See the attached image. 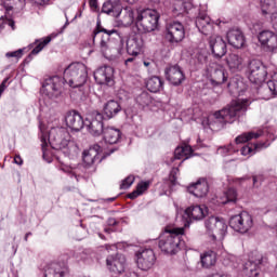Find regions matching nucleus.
Instances as JSON below:
<instances>
[{
	"label": "nucleus",
	"mask_w": 277,
	"mask_h": 277,
	"mask_svg": "<svg viewBox=\"0 0 277 277\" xmlns=\"http://www.w3.org/2000/svg\"><path fill=\"white\" fill-rule=\"evenodd\" d=\"M3 19H0V31H1V29H3Z\"/></svg>",
	"instance_id": "63"
},
{
	"label": "nucleus",
	"mask_w": 277,
	"mask_h": 277,
	"mask_svg": "<svg viewBox=\"0 0 277 277\" xmlns=\"http://www.w3.org/2000/svg\"><path fill=\"white\" fill-rule=\"evenodd\" d=\"M144 49V39L137 34L130 35L127 40V53L133 57H137Z\"/></svg>",
	"instance_id": "20"
},
{
	"label": "nucleus",
	"mask_w": 277,
	"mask_h": 277,
	"mask_svg": "<svg viewBox=\"0 0 277 277\" xmlns=\"http://www.w3.org/2000/svg\"><path fill=\"white\" fill-rule=\"evenodd\" d=\"M65 122L67 127L71 129V131H81V129H83V124H85L83 117H81L80 114L75 110L66 114Z\"/></svg>",
	"instance_id": "26"
},
{
	"label": "nucleus",
	"mask_w": 277,
	"mask_h": 277,
	"mask_svg": "<svg viewBox=\"0 0 277 277\" xmlns=\"http://www.w3.org/2000/svg\"><path fill=\"white\" fill-rule=\"evenodd\" d=\"M195 25L200 34H203V36H213L215 27H217V25L213 23V21H211V17H209V15L207 14H200L196 18Z\"/></svg>",
	"instance_id": "16"
},
{
	"label": "nucleus",
	"mask_w": 277,
	"mask_h": 277,
	"mask_svg": "<svg viewBox=\"0 0 277 277\" xmlns=\"http://www.w3.org/2000/svg\"><path fill=\"white\" fill-rule=\"evenodd\" d=\"M159 18L161 15L155 9H133L131 6L123 9V23L127 25L135 23L141 34L155 31L159 27Z\"/></svg>",
	"instance_id": "2"
},
{
	"label": "nucleus",
	"mask_w": 277,
	"mask_h": 277,
	"mask_svg": "<svg viewBox=\"0 0 277 277\" xmlns=\"http://www.w3.org/2000/svg\"><path fill=\"white\" fill-rule=\"evenodd\" d=\"M111 247H113V246H110V245H106V246H105L106 250H110Z\"/></svg>",
	"instance_id": "64"
},
{
	"label": "nucleus",
	"mask_w": 277,
	"mask_h": 277,
	"mask_svg": "<svg viewBox=\"0 0 277 277\" xmlns=\"http://www.w3.org/2000/svg\"><path fill=\"white\" fill-rule=\"evenodd\" d=\"M56 168L61 170V172H65V174H71V176H75L77 181H79V176H81L84 172L85 174H92V172L88 171L84 164H78L72 167L64 162H58V164H56Z\"/></svg>",
	"instance_id": "24"
},
{
	"label": "nucleus",
	"mask_w": 277,
	"mask_h": 277,
	"mask_svg": "<svg viewBox=\"0 0 277 277\" xmlns=\"http://www.w3.org/2000/svg\"><path fill=\"white\" fill-rule=\"evenodd\" d=\"M89 5L92 10L98 9V0H89Z\"/></svg>",
	"instance_id": "51"
},
{
	"label": "nucleus",
	"mask_w": 277,
	"mask_h": 277,
	"mask_svg": "<svg viewBox=\"0 0 277 277\" xmlns=\"http://www.w3.org/2000/svg\"><path fill=\"white\" fill-rule=\"evenodd\" d=\"M133 183H135V175H128L124 180L121 181L120 189H129Z\"/></svg>",
	"instance_id": "47"
},
{
	"label": "nucleus",
	"mask_w": 277,
	"mask_h": 277,
	"mask_svg": "<svg viewBox=\"0 0 277 277\" xmlns=\"http://www.w3.org/2000/svg\"><path fill=\"white\" fill-rule=\"evenodd\" d=\"M205 226L208 235L212 237L213 241H224V238L228 234V224L224 219H220L217 216H210L205 222Z\"/></svg>",
	"instance_id": "6"
},
{
	"label": "nucleus",
	"mask_w": 277,
	"mask_h": 277,
	"mask_svg": "<svg viewBox=\"0 0 277 277\" xmlns=\"http://www.w3.org/2000/svg\"><path fill=\"white\" fill-rule=\"evenodd\" d=\"M209 45L212 51L213 56L216 60H222L226 55L228 49L226 47V41L220 36H211L209 40Z\"/></svg>",
	"instance_id": "18"
},
{
	"label": "nucleus",
	"mask_w": 277,
	"mask_h": 277,
	"mask_svg": "<svg viewBox=\"0 0 277 277\" xmlns=\"http://www.w3.org/2000/svg\"><path fill=\"white\" fill-rule=\"evenodd\" d=\"M248 79L254 85H261L267 78V67L259 60H252L248 65Z\"/></svg>",
	"instance_id": "7"
},
{
	"label": "nucleus",
	"mask_w": 277,
	"mask_h": 277,
	"mask_svg": "<svg viewBox=\"0 0 277 277\" xmlns=\"http://www.w3.org/2000/svg\"><path fill=\"white\" fill-rule=\"evenodd\" d=\"M41 146H42L43 157H44L47 155V153L44 151V148H47V138L44 136L41 137Z\"/></svg>",
	"instance_id": "54"
},
{
	"label": "nucleus",
	"mask_w": 277,
	"mask_h": 277,
	"mask_svg": "<svg viewBox=\"0 0 277 277\" xmlns=\"http://www.w3.org/2000/svg\"><path fill=\"white\" fill-rule=\"evenodd\" d=\"M258 94L259 98H262L263 101H269L274 96V89L269 87V82L264 85L258 87Z\"/></svg>",
	"instance_id": "39"
},
{
	"label": "nucleus",
	"mask_w": 277,
	"mask_h": 277,
	"mask_svg": "<svg viewBox=\"0 0 277 277\" xmlns=\"http://www.w3.org/2000/svg\"><path fill=\"white\" fill-rule=\"evenodd\" d=\"M134 57H130V58H128V60H126V62H124V64H126V66H129V64H131V62H134Z\"/></svg>",
	"instance_id": "59"
},
{
	"label": "nucleus",
	"mask_w": 277,
	"mask_h": 277,
	"mask_svg": "<svg viewBox=\"0 0 277 277\" xmlns=\"http://www.w3.org/2000/svg\"><path fill=\"white\" fill-rule=\"evenodd\" d=\"M216 153L222 157H226L228 155H233V153H237V149H235V145L228 144V145L219 147Z\"/></svg>",
	"instance_id": "45"
},
{
	"label": "nucleus",
	"mask_w": 277,
	"mask_h": 277,
	"mask_svg": "<svg viewBox=\"0 0 277 277\" xmlns=\"http://www.w3.org/2000/svg\"><path fill=\"white\" fill-rule=\"evenodd\" d=\"M164 38L170 44H179L185 40V26L179 21L167 24Z\"/></svg>",
	"instance_id": "8"
},
{
	"label": "nucleus",
	"mask_w": 277,
	"mask_h": 277,
	"mask_svg": "<svg viewBox=\"0 0 277 277\" xmlns=\"http://www.w3.org/2000/svg\"><path fill=\"white\" fill-rule=\"evenodd\" d=\"M262 135H263V130L245 132L235 138V143L246 144V142H250L251 140H259V137H262Z\"/></svg>",
	"instance_id": "36"
},
{
	"label": "nucleus",
	"mask_w": 277,
	"mask_h": 277,
	"mask_svg": "<svg viewBox=\"0 0 277 277\" xmlns=\"http://www.w3.org/2000/svg\"><path fill=\"white\" fill-rule=\"evenodd\" d=\"M267 49H269V51H276L277 49V35L273 32L271 39L268 40V42L266 43Z\"/></svg>",
	"instance_id": "48"
},
{
	"label": "nucleus",
	"mask_w": 277,
	"mask_h": 277,
	"mask_svg": "<svg viewBox=\"0 0 277 277\" xmlns=\"http://www.w3.org/2000/svg\"><path fill=\"white\" fill-rule=\"evenodd\" d=\"M14 163H16L17 166H23V158H21V156H15Z\"/></svg>",
	"instance_id": "56"
},
{
	"label": "nucleus",
	"mask_w": 277,
	"mask_h": 277,
	"mask_svg": "<svg viewBox=\"0 0 277 277\" xmlns=\"http://www.w3.org/2000/svg\"><path fill=\"white\" fill-rule=\"evenodd\" d=\"M103 137L106 144H118V142H120V137H122V133L119 129L107 127L103 130Z\"/></svg>",
	"instance_id": "30"
},
{
	"label": "nucleus",
	"mask_w": 277,
	"mask_h": 277,
	"mask_svg": "<svg viewBox=\"0 0 277 277\" xmlns=\"http://www.w3.org/2000/svg\"><path fill=\"white\" fill-rule=\"evenodd\" d=\"M5 57H15L16 60H21V57H23V49L13 52H8L5 54Z\"/></svg>",
	"instance_id": "50"
},
{
	"label": "nucleus",
	"mask_w": 277,
	"mask_h": 277,
	"mask_svg": "<svg viewBox=\"0 0 277 277\" xmlns=\"http://www.w3.org/2000/svg\"><path fill=\"white\" fill-rule=\"evenodd\" d=\"M227 88H228V90H229V92H233V93H235V91H233V82H229L228 84H227Z\"/></svg>",
	"instance_id": "61"
},
{
	"label": "nucleus",
	"mask_w": 277,
	"mask_h": 277,
	"mask_svg": "<svg viewBox=\"0 0 277 277\" xmlns=\"http://www.w3.org/2000/svg\"><path fill=\"white\" fill-rule=\"evenodd\" d=\"M166 79L172 85H181L185 80V72L179 65H171L164 70Z\"/></svg>",
	"instance_id": "17"
},
{
	"label": "nucleus",
	"mask_w": 277,
	"mask_h": 277,
	"mask_svg": "<svg viewBox=\"0 0 277 277\" xmlns=\"http://www.w3.org/2000/svg\"><path fill=\"white\" fill-rule=\"evenodd\" d=\"M101 34H105L102 35ZM114 34H116V36H120V34L118 32V30L116 29H111V30H107L105 28H103V26H101V22L96 23V27L93 30V43H96V38H98V36H101V41H100V49H101V53H103L104 57H107L108 55V51H109V36H114Z\"/></svg>",
	"instance_id": "10"
},
{
	"label": "nucleus",
	"mask_w": 277,
	"mask_h": 277,
	"mask_svg": "<svg viewBox=\"0 0 277 277\" xmlns=\"http://www.w3.org/2000/svg\"><path fill=\"white\" fill-rule=\"evenodd\" d=\"M127 3H130L131 5H133V3H137L138 0H124Z\"/></svg>",
	"instance_id": "60"
},
{
	"label": "nucleus",
	"mask_w": 277,
	"mask_h": 277,
	"mask_svg": "<svg viewBox=\"0 0 277 277\" xmlns=\"http://www.w3.org/2000/svg\"><path fill=\"white\" fill-rule=\"evenodd\" d=\"M94 79L100 85H109L114 80V67L104 66L94 71Z\"/></svg>",
	"instance_id": "22"
},
{
	"label": "nucleus",
	"mask_w": 277,
	"mask_h": 277,
	"mask_svg": "<svg viewBox=\"0 0 277 277\" xmlns=\"http://www.w3.org/2000/svg\"><path fill=\"white\" fill-rule=\"evenodd\" d=\"M50 42H51V36L36 40L35 41L36 47L32 49V51L28 55V60H31L32 55H38V53H40V51H42V49H44V47H47V44H49Z\"/></svg>",
	"instance_id": "40"
},
{
	"label": "nucleus",
	"mask_w": 277,
	"mask_h": 277,
	"mask_svg": "<svg viewBox=\"0 0 277 277\" xmlns=\"http://www.w3.org/2000/svg\"><path fill=\"white\" fill-rule=\"evenodd\" d=\"M135 102L141 107H148L150 103H153V97H150V94L148 92L144 91L140 95L136 96Z\"/></svg>",
	"instance_id": "44"
},
{
	"label": "nucleus",
	"mask_w": 277,
	"mask_h": 277,
	"mask_svg": "<svg viewBox=\"0 0 277 277\" xmlns=\"http://www.w3.org/2000/svg\"><path fill=\"white\" fill-rule=\"evenodd\" d=\"M193 154H194V149H192V146L189 145L180 146L174 150V155L171 158V163L173 161H176V159L179 160L183 159V161H185V159H189V157H192Z\"/></svg>",
	"instance_id": "34"
},
{
	"label": "nucleus",
	"mask_w": 277,
	"mask_h": 277,
	"mask_svg": "<svg viewBox=\"0 0 277 277\" xmlns=\"http://www.w3.org/2000/svg\"><path fill=\"white\" fill-rule=\"evenodd\" d=\"M97 235H98L100 239H103L104 241H107V239H109V236L106 237L105 235H103L101 233H98Z\"/></svg>",
	"instance_id": "58"
},
{
	"label": "nucleus",
	"mask_w": 277,
	"mask_h": 277,
	"mask_svg": "<svg viewBox=\"0 0 277 277\" xmlns=\"http://www.w3.org/2000/svg\"><path fill=\"white\" fill-rule=\"evenodd\" d=\"M212 85H222L228 81V71L222 65H215L214 70L210 75Z\"/></svg>",
	"instance_id": "27"
},
{
	"label": "nucleus",
	"mask_w": 277,
	"mask_h": 277,
	"mask_svg": "<svg viewBox=\"0 0 277 277\" xmlns=\"http://www.w3.org/2000/svg\"><path fill=\"white\" fill-rule=\"evenodd\" d=\"M103 120L104 117L101 113H92V115L85 119L84 124L89 133L94 137H98V135L105 131V129H103Z\"/></svg>",
	"instance_id": "15"
},
{
	"label": "nucleus",
	"mask_w": 277,
	"mask_h": 277,
	"mask_svg": "<svg viewBox=\"0 0 277 277\" xmlns=\"http://www.w3.org/2000/svg\"><path fill=\"white\" fill-rule=\"evenodd\" d=\"M228 202H237V190L235 188H228L219 200V205H228Z\"/></svg>",
	"instance_id": "42"
},
{
	"label": "nucleus",
	"mask_w": 277,
	"mask_h": 277,
	"mask_svg": "<svg viewBox=\"0 0 277 277\" xmlns=\"http://www.w3.org/2000/svg\"><path fill=\"white\" fill-rule=\"evenodd\" d=\"M267 263V258L256 254L243 264L242 274L246 277H256L261 272V267Z\"/></svg>",
	"instance_id": "13"
},
{
	"label": "nucleus",
	"mask_w": 277,
	"mask_h": 277,
	"mask_svg": "<svg viewBox=\"0 0 277 277\" xmlns=\"http://www.w3.org/2000/svg\"><path fill=\"white\" fill-rule=\"evenodd\" d=\"M101 153H103V147L100 144H94L88 150L83 151V163L89 172H96V163L103 161Z\"/></svg>",
	"instance_id": "9"
},
{
	"label": "nucleus",
	"mask_w": 277,
	"mask_h": 277,
	"mask_svg": "<svg viewBox=\"0 0 277 277\" xmlns=\"http://www.w3.org/2000/svg\"><path fill=\"white\" fill-rule=\"evenodd\" d=\"M254 222L252 221V215L250 213L242 211L238 215H234L229 220V226L236 233H248L252 228Z\"/></svg>",
	"instance_id": "12"
},
{
	"label": "nucleus",
	"mask_w": 277,
	"mask_h": 277,
	"mask_svg": "<svg viewBox=\"0 0 277 277\" xmlns=\"http://www.w3.org/2000/svg\"><path fill=\"white\" fill-rule=\"evenodd\" d=\"M269 146V143L267 142H259L254 144H248L241 147L240 153L243 157L256 155L260 150H263V148H267Z\"/></svg>",
	"instance_id": "32"
},
{
	"label": "nucleus",
	"mask_w": 277,
	"mask_h": 277,
	"mask_svg": "<svg viewBox=\"0 0 277 277\" xmlns=\"http://www.w3.org/2000/svg\"><path fill=\"white\" fill-rule=\"evenodd\" d=\"M226 64L232 72H239L243 70V57L238 54L232 53L226 57Z\"/></svg>",
	"instance_id": "31"
},
{
	"label": "nucleus",
	"mask_w": 277,
	"mask_h": 277,
	"mask_svg": "<svg viewBox=\"0 0 277 277\" xmlns=\"http://www.w3.org/2000/svg\"><path fill=\"white\" fill-rule=\"evenodd\" d=\"M273 31L269 30H263L259 34L258 38H259V42H261V44L263 47H266L267 43L269 42V40L272 39L273 36Z\"/></svg>",
	"instance_id": "46"
},
{
	"label": "nucleus",
	"mask_w": 277,
	"mask_h": 277,
	"mask_svg": "<svg viewBox=\"0 0 277 277\" xmlns=\"http://www.w3.org/2000/svg\"><path fill=\"white\" fill-rule=\"evenodd\" d=\"M102 12L108 14V16H114L115 18L120 16L121 9L114 5L111 1L104 2L102 6Z\"/></svg>",
	"instance_id": "41"
},
{
	"label": "nucleus",
	"mask_w": 277,
	"mask_h": 277,
	"mask_svg": "<svg viewBox=\"0 0 277 277\" xmlns=\"http://www.w3.org/2000/svg\"><path fill=\"white\" fill-rule=\"evenodd\" d=\"M156 262L157 256L155 255V251H153V249H140L135 252V263L138 269H142V272L153 269Z\"/></svg>",
	"instance_id": "11"
},
{
	"label": "nucleus",
	"mask_w": 277,
	"mask_h": 277,
	"mask_svg": "<svg viewBox=\"0 0 277 277\" xmlns=\"http://www.w3.org/2000/svg\"><path fill=\"white\" fill-rule=\"evenodd\" d=\"M208 277H230V276L224 273H214L212 275H209Z\"/></svg>",
	"instance_id": "55"
},
{
	"label": "nucleus",
	"mask_w": 277,
	"mask_h": 277,
	"mask_svg": "<svg viewBox=\"0 0 277 277\" xmlns=\"http://www.w3.org/2000/svg\"><path fill=\"white\" fill-rule=\"evenodd\" d=\"M261 10L263 14H271L273 29L277 31V0H261Z\"/></svg>",
	"instance_id": "23"
},
{
	"label": "nucleus",
	"mask_w": 277,
	"mask_h": 277,
	"mask_svg": "<svg viewBox=\"0 0 277 277\" xmlns=\"http://www.w3.org/2000/svg\"><path fill=\"white\" fill-rule=\"evenodd\" d=\"M104 233H106L109 237V235H111V233H114V229H111V227H106V228H104Z\"/></svg>",
	"instance_id": "57"
},
{
	"label": "nucleus",
	"mask_w": 277,
	"mask_h": 277,
	"mask_svg": "<svg viewBox=\"0 0 277 277\" xmlns=\"http://www.w3.org/2000/svg\"><path fill=\"white\" fill-rule=\"evenodd\" d=\"M148 187H150V181L140 182L136 185V189L128 195V198H130V200H135V198H138V196H142L147 192Z\"/></svg>",
	"instance_id": "37"
},
{
	"label": "nucleus",
	"mask_w": 277,
	"mask_h": 277,
	"mask_svg": "<svg viewBox=\"0 0 277 277\" xmlns=\"http://www.w3.org/2000/svg\"><path fill=\"white\" fill-rule=\"evenodd\" d=\"M179 174V168H173L169 174V181H166L163 183V187H164V192L162 194H160V196H164L166 194H168L169 189H172V187H174V185H176V175Z\"/></svg>",
	"instance_id": "38"
},
{
	"label": "nucleus",
	"mask_w": 277,
	"mask_h": 277,
	"mask_svg": "<svg viewBox=\"0 0 277 277\" xmlns=\"http://www.w3.org/2000/svg\"><path fill=\"white\" fill-rule=\"evenodd\" d=\"M68 274V265L66 261L60 262H52L48 264L44 268V277H64Z\"/></svg>",
	"instance_id": "21"
},
{
	"label": "nucleus",
	"mask_w": 277,
	"mask_h": 277,
	"mask_svg": "<svg viewBox=\"0 0 277 277\" xmlns=\"http://www.w3.org/2000/svg\"><path fill=\"white\" fill-rule=\"evenodd\" d=\"M104 116L108 120H111V118H116L120 111H122V106H120V103L116 100H109L107 103L104 104Z\"/></svg>",
	"instance_id": "29"
},
{
	"label": "nucleus",
	"mask_w": 277,
	"mask_h": 277,
	"mask_svg": "<svg viewBox=\"0 0 277 277\" xmlns=\"http://www.w3.org/2000/svg\"><path fill=\"white\" fill-rule=\"evenodd\" d=\"M144 66L146 67V68H148V66H150V62H148V61H144Z\"/></svg>",
	"instance_id": "62"
},
{
	"label": "nucleus",
	"mask_w": 277,
	"mask_h": 277,
	"mask_svg": "<svg viewBox=\"0 0 277 277\" xmlns=\"http://www.w3.org/2000/svg\"><path fill=\"white\" fill-rule=\"evenodd\" d=\"M2 5L8 12L11 10H23L25 0H2Z\"/></svg>",
	"instance_id": "43"
},
{
	"label": "nucleus",
	"mask_w": 277,
	"mask_h": 277,
	"mask_svg": "<svg viewBox=\"0 0 277 277\" xmlns=\"http://www.w3.org/2000/svg\"><path fill=\"white\" fill-rule=\"evenodd\" d=\"M187 226H189V221H186L184 227L166 226L158 242L161 252H164V254H176L181 250V239L185 235Z\"/></svg>",
	"instance_id": "4"
},
{
	"label": "nucleus",
	"mask_w": 277,
	"mask_h": 277,
	"mask_svg": "<svg viewBox=\"0 0 277 277\" xmlns=\"http://www.w3.org/2000/svg\"><path fill=\"white\" fill-rule=\"evenodd\" d=\"M251 104L252 100L250 98L232 101L227 107L217 110L208 117L209 127H215V124H219L220 127H224V124H233L239 116H243V114L248 111V107H250Z\"/></svg>",
	"instance_id": "3"
},
{
	"label": "nucleus",
	"mask_w": 277,
	"mask_h": 277,
	"mask_svg": "<svg viewBox=\"0 0 277 277\" xmlns=\"http://www.w3.org/2000/svg\"><path fill=\"white\" fill-rule=\"evenodd\" d=\"M88 81V68L83 63L70 64L63 74L60 76H52L43 83V90L50 96H60L64 84L68 83L69 88H81Z\"/></svg>",
	"instance_id": "1"
},
{
	"label": "nucleus",
	"mask_w": 277,
	"mask_h": 277,
	"mask_svg": "<svg viewBox=\"0 0 277 277\" xmlns=\"http://www.w3.org/2000/svg\"><path fill=\"white\" fill-rule=\"evenodd\" d=\"M187 192L195 198H205L209 194V182H207V179L200 177L197 182L187 186Z\"/></svg>",
	"instance_id": "19"
},
{
	"label": "nucleus",
	"mask_w": 277,
	"mask_h": 277,
	"mask_svg": "<svg viewBox=\"0 0 277 277\" xmlns=\"http://www.w3.org/2000/svg\"><path fill=\"white\" fill-rule=\"evenodd\" d=\"M200 263L201 266L206 269H209V267H213L215 263H217V253L213 250H207L203 253L200 254Z\"/></svg>",
	"instance_id": "33"
},
{
	"label": "nucleus",
	"mask_w": 277,
	"mask_h": 277,
	"mask_svg": "<svg viewBox=\"0 0 277 277\" xmlns=\"http://www.w3.org/2000/svg\"><path fill=\"white\" fill-rule=\"evenodd\" d=\"M106 267L109 273L115 276L123 274L124 269H127V258L122 253L108 255L106 259Z\"/></svg>",
	"instance_id": "14"
},
{
	"label": "nucleus",
	"mask_w": 277,
	"mask_h": 277,
	"mask_svg": "<svg viewBox=\"0 0 277 277\" xmlns=\"http://www.w3.org/2000/svg\"><path fill=\"white\" fill-rule=\"evenodd\" d=\"M34 3H37L38 5H47L51 0H30Z\"/></svg>",
	"instance_id": "53"
},
{
	"label": "nucleus",
	"mask_w": 277,
	"mask_h": 277,
	"mask_svg": "<svg viewBox=\"0 0 277 277\" xmlns=\"http://www.w3.org/2000/svg\"><path fill=\"white\" fill-rule=\"evenodd\" d=\"M49 142L52 148L63 150L64 155H70L72 150H77V143L71 140L70 133L64 128L51 130Z\"/></svg>",
	"instance_id": "5"
},
{
	"label": "nucleus",
	"mask_w": 277,
	"mask_h": 277,
	"mask_svg": "<svg viewBox=\"0 0 277 277\" xmlns=\"http://www.w3.org/2000/svg\"><path fill=\"white\" fill-rule=\"evenodd\" d=\"M227 42L230 47H234V49H243L246 37L241 30L233 28L227 31Z\"/></svg>",
	"instance_id": "25"
},
{
	"label": "nucleus",
	"mask_w": 277,
	"mask_h": 277,
	"mask_svg": "<svg viewBox=\"0 0 277 277\" xmlns=\"http://www.w3.org/2000/svg\"><path fill=\"white\" fill-rule=\"evenodd\" d=\"M146 88L149 92H161L163 90V79L159 76H151L146 80Z\"/></svg>",
	"instance_id": "35"
},
{
	"label": "nucleus",
	"mask_w": 277,
	"mask_h": 277,
	"mask_svg": "<svg viewBox=\"0 0 277 277\" xmlns=\"http://www.w3.org/2000/svg\"><path fill=\"white\" fill-rule=\"evenodd\" d=\"M268 83H269V88L273 89L274 94L277 95V72H275L272 76V79L268 81Z\"/></svg>",
	"instance_id": "49"
},
{
	"label": "nucleus",
	"mask_w": 277,
	"mask_h": 277,
	"mask_svg": "<svg viewBox=\"0 0 277 277\" xmlns=\"http://www.w3.org/2000/svg\"><path fill=\"white\" fill-rule=\"evenodd\" d=\"M207 213H209V211L207 210V207L192 206L185 210L184 215H186L188 220L192 222V220H195V221L205 220V216L207 215Z\"/></svg>",
	"instance_id": "28"
},
{
	"label": "nucleus",
	"mask_w": 277,
	"mask_h": 277,
	"mask_svg": "<svg viewBox=\"0 0 277 277\" xmlns=\"http://www.w3.org/2000/svg\"><path fill=\"white\" fill-rule=\"evenodd\" d=\"M107 224L108 226H118V221L114 217H109Z\"/></svg>",
	"instance_id": "52"
}]
</instances>
